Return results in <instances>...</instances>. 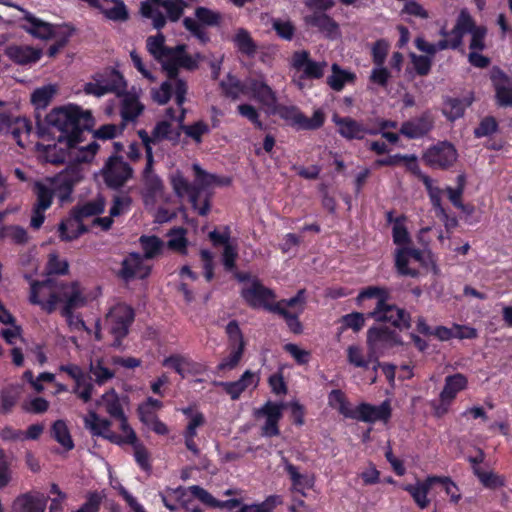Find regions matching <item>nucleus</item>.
Masks as SVG:
<instances>
[{"mask_svg": "<svg viewBox=\"0 0 512 512\" xmlns=\"http://www.w3.org/2000/svg\"><path fill=\"white\" fill-rule=\"evenodd\" d=\"M91 119V112L82 110L77 105L55 108L46 116L47 124L52 130L51 133H59L55 136L56 143H60V140H69L83 133L82 128L88 127Z\"/></svg>", "mask_w": 512, "mask_h": 512, "instance_id": "39448f33", "label": "nucleus"}, {"mask_svg": "<svg viewBox=\"0 0 512 512\" xmlns=\"http://www.w3.org/2000/svg\"><path fill=\"white\" fill-rule=\"evenodd\" d=\"M74 382L73 393L85 403L90 401L94 391V384L86 377L85 373L82 374L78 381Z\"/></svg>", "mask_w": 512, "mask_h": 512, "instance_id": "864d4df0", "label": "nucleus"}, {"mask_svg": "<svg viewBox=\"0 0 512 512\" xmlns=\"http://www.w3.org/2000/svg\"><path fill=\"white\" fill-rule=\"evenodd\" d=\"M117 420L120 422L119 429L121 434L113 432L111 430V421L99 417L94 410H90L83 416L84 426L93 436L102 437L117 445L135 444L138 438L133 428L129 425L127 417L124 415Z\"/></svg>", "mask_w": 512, "mask_h": 512, "instance_id": "0eeeda50", "label": "nucleus"}, {"mask_svg": "<svg viewBox=\"0 0 512 512\" xmlns=\"http://www.w3.org/2000/svg\"><path fill=\"white\" fill-rule=\"evenodd\" d=\"M147 51L157 60L167 75L177 73L180 67L188 70L197 68L200 55L191 56L185 52V45L168 47L163 34L149 36L146 40Z\"/></svg>", "mask_w": 512, "mask_h": 512, "instance_id": "20e7f679", "label": "nucleus"}, {"mask_svg": "<svg viewBox=\"0 0 512 512\" xmlns=\"http://www.w3.org/2000/svg\"><path fill=\"white\" fill-rule=\"evenodd\" d=\"M13 482V471L2 449H0V490L11 486Z\"/></svg>", "mask_w": 512, "mask_h": 512, "instance_id": "bf43d9fd", "label": "nucleus"}, {"mask_svg": "<svg viewBox=\"0 0 512 512\" xmlns=\"http://www.w3.org/2000/svg\"><path fill=\"white\" fill-rule=\"evenodd\" d=\"M457 157L456 149L447 142H442L429 148L424 154L425 162L435 168L449 167L456 162Z\"/></svg>", "mask_w": 512, "mask_h": 512, "instance_id": "f3484780", "label": "nucleus"}, {"mask_svg": "<svg viewBox=\"0 0 512 512\" xmlns=\"http://www.w3.org/2000/svg\"><path fill=\"white\" fill-rule=\"evenodd\" d=\"M432 127V120L428 115L405 122L400 132L409 138H418L425 135Z\"/></svg>", "mask_w": 512, "mask_h": 512, "instance_id": "c9c22d12", "label": "nucleus"}, {"mask_svg": "<svg viewBox=\"0 0 512 512\" xmlns=\"http://www.w3.org/2000/svg\"><path fill=\"white\" fill-rule=\"evenodd\" d=\"M47 498L40 492L19 495L12 504V512H45Z\"/></svg>", "mask_w": 512, "mask_h": 512, "instance_id": "b1692460", "label": "nucleus"}, {"mask_svg": "<svg viewBox=\"0 0 512 512\" xmlns=\"http://www.w3.org/2000/svg\"><path fill=\"white\" fill-rule=\"evenodd\" d=\"M247 94L267 107L269 111L274 110L277 103L276 93L262 80H250L246 83Z\"/></svg>", "mask_w": 512, "mask_h": 512, "instance_id": "a878e982", "label": "nucleus"}, {"mask_svg": "<svg viewBox=\"0 0 512 512\" xmlns=\"http://www.w3.org/2000/svg\"><path fill=\"white\" fill-rule=\"evenodd\" d=\"M491 80L500 105L512 106V79L507 77L501 70L494 68L491 71Z\"/></svg>", "mask_w": 512, "mask_h": 512, "instance_id": "c85d7f7f", "label": "nucleus"}, {"mask_svg": "<svg viewBox=\"0 0 512 512\" xmlns=\"http://www.w3.org/2000/svg\"><path fill=\"white\" fill-rule=\"evenodd\" d=\"M120 115L123 124L134 122L143 112L144 105L139 101L136 94L122 92L120 95Z\"/></svg>", "mask_w": 512, "mask_h": 512, "instance_id": "bb28decb", "label": "nucleus"}, {"mask_svg": "<svg viewBox=\"0 0 512 512\" xmlns=\"http://www.w3.org/2000/svg\"><path fill=\"white\" fill-rule=\"evenodd\" d=\"M106 93H115L117 96L126 90V82L123 76L115 70H107L102 74L96 75Z\"/></svg>", "mask_w": 512, "mask_h": 512, "instance_id": "f704fd0d", "label": "nucleus"}, {"mask_svg": "<svg viewBox=\"0 0 512 512\" xmlns=\"http://www.w3.org/2000/svg\"><path fill=\"white\" fill-rule=\"evenodd\" d=\"M166 10L169 20L175 22L180 19L185 8V2L183 0H162L160 5Z\"/></svg>", "mask_w": 512, "mask_h": 512, "instance_id": "13d9d810", "label": "nucleus"}, {"mask_svg": "<svg viewBox=\"0 0 512 512\" xmlns=\"http://www.w3.org/2000/svg\"><path fill=\"white\" fill-rule=\"evenodd\" d=\"M474 472L480 482L487 488H498L504 486V478L491 471H483L480 468H474Z\"/></svg>", "mask_w": 512, "mask_h": 512, "instance_id": "4d7b16f0", "label": "nucleus"}, {"mask_svg": "<svg viewBox=\"0 0 512 512\" xmlns=\"http://www.w3.org/2000/svg\"><path fill=\"white\" fill-rule=\"evenodd\" d=\"M37 147L38 149H43L49 162H67L70 164L90 163L99 150V145L96 141H84L83 133L69 140H60V143L46 146L38 144Z\"/></svg>", "mask_w": 512, "mask_h": 512, "instance_id": "7ed1b4c3", "label": "nucleus"}, {"mask_svg": "<svg viewBox=\"0 0 512 512\" xmlns=\"http://www.w3.org/2000/svg\"><path fill=\"white\" fill-rule=\"evenodd\" d=\"M232 42L237 50L248 56L254 57L257 52V44L251 34L244 28H238L232 38Z\"/></svg>", "mask_w": 512, "mask_h": 512, "instance_id": "4c0bfd02", "label": "nucleus"}, {"mask_svg": "<svg viewBox=\"0 0 512 512\" xmlns=\"http://www.w3.org/2000/svg\"><path fill=\"white\" fill-rule=\"evenodd\" d=\"M100 174L108 187L116 189L132 177L133 170L122 157L111 156L105 162Z\"/></svg>", "mask_w": 512, "mask_h": 512, "instance_id": "f8f14e48", "label": "nucleus"}, {"mask_svg": "<svg viewBox=\"0 0 512 512\" xmlns=\"http://www.w3.org/2000/svg\"><path fill=\"white\" fill-rule=\"evenodd\" d=\"M59 303L63 306L61 310H75L84 307L91 300L78 282L62 283L58 286Z\"/></svg>", "mask_w": 512, "mask_h": 512, "instance_id": "dca6fc26", "label": "nucleus"}, {"mask_svg": "<svg viewBox=\"0 0 512 512\" xmlns=\"http://www.w3.org/2000/svg\"><path fill=\"white\" fill-rule=\"evenodd\" d=\"M192 170L194 172V188H196L197 198L199 197V193L201 191H207L213 189L217 186L228 185V179H222L215 174L208 173L197 163L192 165Z\"/></svg>", "mask_w": 512, "mask_h": 512, "instance_id": "cd10ccee", "label": "nucleus"}, {"mask_svg": "<svg viewBox=\"0 0 512 512\" xmlns=\"http://www.w3.org/2000/svg\"><path fill=\"white\" fill-rule=\"evenodd\" d=\"M221 86L226 95L232 98H238L242 94H247L246 84L242 85L237 78L232 76H228L225 81H222Z\"/></svg>", "mask_w": 512, "mask_h": 512, "instance_id": "052dcab7", "label": "nucleus"}, {"mask_svg": "<svg viewBox=\"0 0 512 512\" xmlns=\"http://www.w3.org/2000/svg\"><path fill=\"white\" fill-rule=\"evenodd\" d=\"M104 208V200L99 197L80 206L77 214L79 218H85L103 212Z\"/></svg>", "mask_w": 512, "mask_h": 512, "instance_id": "338daca9", "label": "nucleus"}, {"mask_svg": "<svg viewBox=\"0 0 512 512\" xmlns=\"http://www.w3.org/2000/svg\"><path fill=\"white\" fill-rule=\"evenodd\" d=\"M139 241L144 251L143 258L145 260L157 257L164 247L163 241L156 236H141Z\"/></svg>", "mask_w": 512, "mask_h": 512, "instance_id": "603ef678", "label": "nucleus"}, {"mask_svg": "<svg viewBox=\"0 0 512 512\" xmlns=\"http://www.w3.org/2000/svg\"><path fill=\"white\" fill-rule=\"evenodd\" d=\"M171 184L174 192L179 197L188 196L195 210L200 215H206L210 210L208 199H205L202 205L197 202V192L194 185H191L181 172L176 171L171 175Z\"/></svg>", "mask_w": 512, "mask_h": 512, "instance_id": "a211bd4d", "label": "nucleus"}, {"mask_svg": "<svg viewBox=\"0 0 512 512\" xmlns=\"http://www.w3.org/2000/svg\"><path fill=\"white\" fill-rule=\"evenodd\" d=\"M347 359L348 362L355 367L367 368L369 363L372 361L376 363L374 365V370L380 366V363L375 358H370V353L368 354V358H366L362 349L356 345H351L347 348Z\"/></svg>", "mask_w": 512, "mask_h": 512, "instance_id": "3c124183", "label": "nucleus"}, {"mask_svg": "<svg viewBox=\"0 0 512 512\" xmlns=\"http://www.w3.org/2000/svg\"><path fill=\"white\" fill-rule=\"evenodd\" d=\"M369 315L376 321L389 322L399 328L409 327V315L404 310L390 305L386 301L378 302L374 311Z\"/></svg>", "mask_w": 512, "mask_h": 512, "instance_id": "6ab92c4d", "label": "nucleus"}, {"mask_svg": "<svg viewBox=\"0 0 512 512\" xmlns=\"http://www.w3.org/2000/svg\"><path fill=\"white\" fill-rule=\"evenodd\" d=\"M353 415L352 419L366 423H386L391 417V406L389 401H384L378 406L362 403L355 408Z\"/></svg>", "mask_w": 512, "mask_h": 512, "instance_id": "412c9836", "label": "nucleus"}, {"mask_svg": "<svg viewBox=\"0 0 512 512\" xmlns=\"http://www.w3.org/2000/svg\"><path fill=\"white\" fill-rule=\"evenodd\" d=\"M332 74L328 77L329 86L335 91H341L346 83L353 82L355 75L342 70L337 64L332 65Z\"/></svg>", "mask_w": 512, "mask_h": 512, "instance_id": "a18cd8bd", "label": "nucleus"}, {"mask_svg": "<svg viewBox=\"0 0 512 512\" xmlns=\"http://www.w3.org/2000/svg\"><path fill=\"white\" fill-rule=\"evenodd\" d=\"M467 378L460 373L447 376L445 385L440 393V400L444 402H452L456 395L467 387Z\"/></svg>", "mask_w": 512, "mask_h": 512, "instance_id": "473e14b6", "label": "nucleus"}, {"mask_svg": "<svg viewBox=\"0 0 512 512\" xmlns=\"http://www.w3.org/2000/svg\"><path fill=\"white\" fill-rule=\"evenodd\" d=\"M467 33L470 34V51H483L486 48V27L476 25L469 11L466 8H463L460 10L456 18L455 24L449 32L452 39L456 37V40H459V43L455 46V50L462 46L463 37Z\"/></svg>", "mask_w": 512, "mask_h": 512, "instance_id": "6e6552de", "label": "nucleus"}, {"mask_svg": "<svg viewBox=\"0 0 512 512\" xmlns=\"http://www.w3.org/2000/svg\"><path fill=\"white\" fill-rule=\"evenodd\" d=\"M450 30L446 28V26L441 27L439 30V35L442 37L437 43L428 42L424 37H417L414 41L416 48L425 53V56L433 58L437 52L452 49L455 50V46L459 43V40H456V37L452 39L449 34Z\"/></svg>", "mask_w": 512, "mask_h": 512, "instance_id": "4be33fe9", "label": "nucleus"}, {"mask_svg": "<svg viewBox=\"0 0 512 512\" xmlns=\"http://www.w3.org/2000/svg\"><path fill=\"white\" fill-rule=\"evenodd\" d=\"M31 132L26 118H0V133L10 134L20 147H24Z\"/></svg>", "mask_w": 512, "mask_h": 512, "instance_id": "5701e85b", "label": "nucleus"}, {"mask_svg": "<svg viewBox=\"0 0 512 512\" xmlns=\"http://www.w3.org/2000/svg\"><path fill=\"white\" fill-rule=\"evenodd\" d=\"M291 67L299 75L293 76V83L299 89L305 88L306 79H320L324 76L328 66L326 61H314L306 50L295 51L290 61Z\"/></svg>", "mask_w": 512, "mask_h": 512, "instance_id": "1a4fd4ad", "label": "nucleus"}, {"mask_svg": "<svg viewBox=\"0 0 512 512\" xmlns=\"http://www.w3.org/2000/svg\"><path fill=\"white\" fill-rule=\"evenodd\" d=\"M98 9L112 21L123 22L129 17L127 7L122 0H113L112 4L101 6Z\"/></svg>", "mask_w": 512, "mask_h": 512, "instance_id": "37998d69", "label": "nucleus"}, {"mask_svg": "<svg viewBox=\"0 0 512 512\" xmlns=\"http://www.w3.org/2000/svg\"><path fill=\"white\" fill-rule=\"evenodd\" d=\"M410 260L422 262V252L420 250L410 248L397 249L395 256V265L397 271L401 275L416 277L418 275V271L412 267H409Z\"/></svg>", "mask_w": 512, "mask_h": 512, "instance_id": "c756f323", "label": "nucleus"}, {"mask_svg": "<svg viewBox=\"0 0 512 512\" xmlns=\"http://www.w3.org/2000/svg\"><path fill=\"white\" fill-rule=\"evenodd\" d=\"M329 405L347 418H352L355 408H351L340 390H333L328 396Z\"/></svg>", "mask_w": 512, "mask_h": 512, "instance_id": "8fccbe9b", "label": "nucleus"}, {"mask_svg": "<svg viewBox=\"0 0 512 512\" xmlns=\"http://www.w3.org/2000/svg\"><path fill=\"white\" fill-rule=\"evenodd\" d=\"M270 112L278 114L280 118L297 129L301 128L303 113L296 106H275Z\"/></svg>", "mask_w": 512, "mask_h": 512, "instance_id": "09e8293b", "label": "nucleus"}, {"mask_svg": "<svg viewBox=\"0 0 512 512\" xmlns=\"http://www.w3.org/2000/svg\"><path fill=\"white\" fill-rule=\"evenodd\" d=\"M332 121L338 127L339 134L348 140L362 139L367 133L376 134V131L367 130L360 122L350 117H339L335 114Z\"/></svg>", "mask_w": 512, "mask_h": 512, "instance_id": "393cba45", "label": "nucleus"}, {"mask_svg": "<svg viewBox=\"0 0 512 512\" xmlns=\"http://www.w3.org/2000/svg\"><path fill=\"white\" fill-rule=\"evenodd\" d=\"M182 412L189 417L185 433L189 436H196L197 429L204 425L205 417L202 413L194 411L192 408H185Z\"/></svg>", "mask_w": 512, "mask_h": 512, "instance_id": "5fc2aeb1", "label": "nucleus"}, {"mask_svg": "<svg viewBox=\"0 0 512 512\" xmlns=\"http://www.w3.org/2000/svg\"><path fill=\"white\" fill-rule=\"evenodd\" d=\"M403 489L411 495L420 509H425L429 506L430 500L428 493L430 488L423 481H417L415 484H407L403 486Z\"/></svg>", "mask_w": 512, "mask_h": 512, "instance_id": "ea45409f", "label": "nucleus"}, {"mask_svg": "<svg viewBox=\"0 0 512 512\" xmlns=\"http://www.w3.org/2000/svg\"><path fill=\"white\" fill-rule=\"evenodd\" d=\"M195 17L198 21L207 26H215L219 24L221 20L220 13L205 7H198L195 10Z\"/></svg>", "mask_w": 512, "mask_h": 512, "instance_id": "774afa93", "label": "nucleus"}, {"mask_svg": "<svg viewBox=\"0 0 512 512\" xmlns=\"http://www.w3.org/2000/svg\"><path fill=\"white\" fill-rule=\"evenodd\" d=\"M29 300L32 304L39 305L45 312L52 313L59 304L58 286H54L49 280L33 282Z\"/></svg>", "mask_w": 512, "mask_h": 512, "instance_id": "4468645a", "label": "nucleus"}, {"mask_svg": "<svg viewBox=\"0 0 512 512\" xmlns=\"http://www.w3.org/2000/svg\"><path fill=\"white\" fill-rule=\"evenodd\" d=\"M168 80L163 82L159 88L151 90L152 99L160 104H166L174 94L179 110L183 109L182 105L186 100L187 84L184 80L177 77V73L167 75Z\"/></svg>", "mask_w": 512, "mask_h": 512, "instance_id": "9b49d317", "label": "nucleus"}, {"mask_svg": "<svg viewBox=\"0 0 512 512\" xmlns=\"http://www.w3.org/2000/svg\"><path fill=\"white\" fill-rule=\"evenodd\" d=\"M183 132L197 143L201 142L202 136L209 133V126L203 122L198 121L192 125H179Z\"/></svg>", "mask_w": 512, "mask_h": 512, "instance_id": "0e129e2a", "label": "nucleus"}, {"mask_svg": "<svg viewBox=\"0 0 512 512\" xmlns=\"http://www.w3.org/2000/svg\"><path fill=\"white\" fill-rule=\"evenodd\" d=\"M89 373L95 384L100 386L106 384L115 376V371L107 366L103 358L90 360Z\"/></svg>", "mask_w": 512, "mask_h": 512, "instance_id": "e433bc0d", "label": "nucleus"}, {"mask_svg": "<svg viewBox=\"0 0 512 512\" xmlns=\"http://www.w3.org/2000/svg\"><path fill=\"white\" fill-rule=\"evenodd\" d=\"M185 235L186 231L183 228H175L171 230L168 234V247L179 252H185L187 246V239Z\"/></svg>", "mask_w": 512, "mask_h": 512, "instance_id": "680f3d73", "label": "nucleus"}, {"mask_svg": "<svg viewBox=\"0 0 512 512\" xmlns=\"http://www.w3.org/2000/svg\"><path fill=\"white\" fill-rule=\"evenodd\" d=\"M52 437L66 450H71L74 447L68 426L65 421L57 420L52 425Z\"/></svg>", "mask_w": 512, "mask_h": 512, "instance_id": "de8ad7c7", "label": "nucleus"}, {"mask_svg": "<svg viewBox=\"0 0 512 512\" xmlns=\"http://www.w3.org/2000/svg\"><path fill=\"white\" fill-rule=\"evenodd\" d=\"M284 407L283 403L267 401L262 407L255 410V417L263 420L261 425L262 436L273 437L280 434L278 423L282 418Z\"/></svg>", "mask_w": 512, "mask_h": 512, "instance_id": "ddd939ff", "label": "nucleus"}, {"mask_svg": "<svg viewBox=\"0 0 512 512\" xmlns=\"http://www.w3.org/2000/svg\"><path fill=\"white\" fill-rule=\"evenodd\" d=\"M24 20L26 24L23 25V29L33 37L41 40H49L56 26L37 18L28 11H24Z\"/></svg>", "mask_w": 512, "mask_h": 512, "instance_id": "7c9ffc66", "label": "nucleus"}, {"mask_svg": "<svg viewBox=\"0 0 512 512\" xmlns=\"http://www.w3.org/2000/svg\"><path fill=\"white\" fill-rule=\"evenodd\" d=\"M185 110L180 109L178 111L169 108L166 110V119L156 122L150 132L141 129L137 132L142 144L145 147L146 158L151 160L153 156V148L159 146L165 141L176 143L180 136V132L177 126L173 122H177L178 125H182L184 121Z\"/></svg>", "mask_w": 512, "mask_h": 512, "instance_id": "423d86ee", "label": "nucleus"}, {"mask_svg": "<svg viewBox=\"0 0 512 512\" xmlns=\"http://www.w3.org/2000/svg\"><path fill=\"white\" fill-rule=\"evenodd\" d=\"M133 317L132 309L126 304H116L109 310L105 324L115 338L114 347H119L121 339L127 335Z\"/></svg>", "mask_w": 512, "mask_h": 512, "instance_id": "9d476101", "label": "nucleus"}, {"mask_svg": "<svg viewBox=\"0 0 512 512\" xmlns=\"http://www.w3.org/2000/svg\"><path fill=\"white\" fill-rule=\"evenodd\" d=\"M153 163V156H151V160L146 158V166L143 171V179L145 188L148 190V192L152 195H156L162 191L163 184L161 179L152 170Z\"/></svg>", "mask_w": 512, "mask_h": 512, "instance_id": "c03bdc74", "label": "nucleus"}, {"mask_svg": "<svg viewBox=\"0 0 512 512\" xmlns=\"http://www.w3.org/2000/svg\"><path fill=\"white\" fill-rule=\"evenodd\" d=\"M242 297L253 308H263L282 316L293 333H300L302 325L298 320L306 304L305 291L299 290L296 296L275 302V293L253 279L242 289Z\"/></svg>", "mask_w": 512, "mask_h": 512, "instance_id": "f257e3e1", "label": "nucleus"}, {"mask_svg": "<svg viewBox=\"0 0 512 512\" xmlns=\"http://www.w3.org/2000/svg\"><path fill=\"white\" fill-rule=\"evenodd\" d=\"M82 174L76 167H69L53 178H47L35 185L37 202L33 208L30 225L39 229L45 219V211L51 206L52 197L56 196L60 202L69 199L73 186L80 181Z\"/></svg>", "mask_w": 512, "mask_h": 512, "instance_id": "f03ea898", "label": "nucleus"}, {"mask_svg": "<svg viewBox=\"0 0 512 512\" xmlns=\"http://www.w3.org/2000/svg\"><path fill=\"white\" fill-rule=\"evenodd\" d=\"M18 389L16 387H8L0 392V410L4 413L9 412L18 399Z\"/></svg>", "mask_w": 512, "mask_h": 512, "instance_id": "69168bd1", "label": "nucleus"}, {"mask_svg": "<svg viewBox=\"0 0 512 512\" xmlns=\"http://www.w3.org/2000/svg\"><path fill=\"white\" fill-rule=\"evenodd\" d=\"M282 503L280 496H269L260 504L244 505L240 512H273L274 508Z\"/></svg>", "mask_w": 512, "mask_h": 512, "instance_id": "6e6d98bb", "label": "nucleus"}, {"mask_svg": "<svg viewBox=\"0 0 512 512\" xmlns=\"http://www.w3.org/2000/svg\"><path fill=\"white\" fill-rule=\"evenodd\" d=\"M10 60L19 65L37 62L42 56V50L28 45H12L6 50Z\"/></svg>", "mask_w": 512, "mask_h": 512, "instance_id": "2f4dec72", "label": "nucleus"}, {"mask_svg": "<svg viewBox=\"0 0 512 512\" xmlns=\"http://www.w3.org/2000/svg\"><path fill=\"white\" fill-rule=\"evenodd\" d=\"M398 335L388 328H371L367 333V345L370 350V358L376 360L384 354V352L399 344Z\"/></svg>", "mask_w": 512, "mask_h": 512, "instance_id": "2eb2a0df", "label": "nucleus"}, {"mask_svg": "<svg viewBox=\"0 0 512 512\" xmlns=\"http://www.w3.org/2000/svg\"><path fill=\"white\" fill-rule=\"evenodd\" d=\"M151 272V266L139 253H130L122 261L119 275L125 281L144 279Z\"/></svg>", "mask_w": 512, "mask_h": 512, "instance_id": "aec40b11", "label": "nucleus"}, {"mask_svg": "<svg viewBox=\"0 0 512 512\" xmlns=\"http://www.w3.org/2000/svg\"><path fill=\"white\" fill-rule=\"evenodd\" d=\"M282 465L285 471L288 473L294 489L301 491L305 488H311L313 486V478L307 474H301L296 466L290 463L283 453L280 451Z\"/></svg>", "mask_w": 512, "mask_h": 512, "instance_id": "72a5a7b5", "label": "nucleus"}, {"mask_svg": "<svg viewBox=\"0 0 512 512\" xmlns=\"http://www.w3.org/2000/svg\"><path fill=\"white\" fill-rule=\"evenodd\" d=\"M98 406H103L106 413L111 417L118 419L124 416V411L120 403L118 394L114 389H111L104 393L101 398L97 401Z\"/></svg>", "mask_w": 512, "mask_h": 512, "instance_id": "58836bf2", "label": "nucleus"}, {"mask_svg": "<svg viewBox=\"0 0 512 512\" xmlns=\"http://www.w3.org/2000/svg\"><path fill=\"white\" fill-rule=\"evenodd\" d=\"M57 92L55 84H48L34 90L31 95V101L36 108H45L49 105Z\"/></svg>", "mask_w": 512, "mask_h": 512, "instance_id": "49530a36", "label": "nucleus"}, {"mask_svg": "<svg viewBox=\"0 0 512 512\" xmlns=\"http://www.w3.org/2000/svg\"><path fill=\"white\" fill-rule=\"evenodd\" d=\"M78 216L63 221L59 226L60 237L64 241H72L85 232V227Z\"/></svg>", "mask_w": 512, "mask_h": 512, "instance_id": "a19ab883", "label": "nucleus"}, {"mask_svg": "<svg viewBox=\"0 0 512 512\" xmlns=\"http://www.w3.org/2000/svg\"><path fill=\"white\" fill-rule=\"evenodd\" d=\"M305 21L308 25L317 27L319 30L325 32L329 36L337 34V23L326 14L314 13L313 15L307 16Z\"/></svg>", "mask_w": 512, "mask_h": 512, "instance_id": "79ce46f5", "label": "nucleus"}, {"mask_svg": "<svg viewBox=\"0 0 512 512\" xmlns=\"http://www.w3.org/2000/svg\"><path fill=\"white\" fill-rule=\"evenodd\" d=\"M131 203L132 200L128 195H116L113 198V203L109 210L111 217L126 214L130 210Z\"/></svg>", "mask_w": 512, "mask_h": 512, "instance_id": "e2e57ef3", "label": "nucleus"}]
</instances>
